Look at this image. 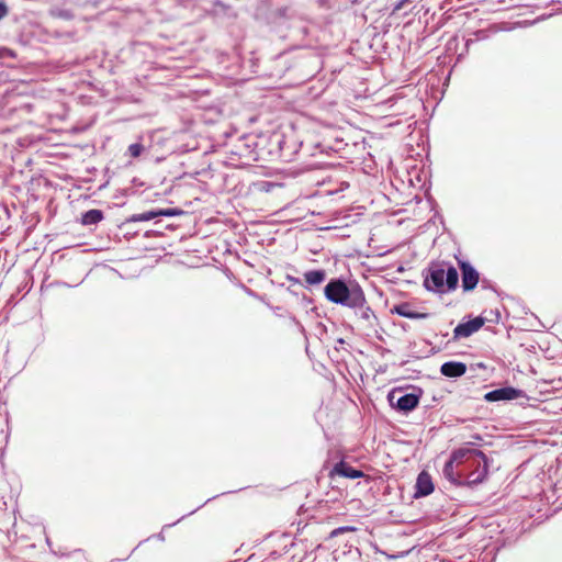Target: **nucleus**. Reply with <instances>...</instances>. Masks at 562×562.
<instances>
[{
    "instance_id": "f257e3e1",
    "label": "nucleus",
    "mask_w": 562,
    "mask_h": 562,
    "mask_svg": "<svg viewBox=\"0 0 562 562\" xmlns=\"http://www.w3.org/2000/svg\"><path fill=\"white\" fill-rule=\"evenodd\" d=\"M325 295L328 301L349 307H361L366 303V296L360 288L349 289L341 280L330 281L325 286Z\"/></svg>"
},
{
    "instance_id": "f03ea898",
    "label": "nucleus",
    "mask_w": 562,
    "mask_h": 562,
    "mask_svg": "<svg viewBox=\"0 0 562 562\" xmlns=\"http://www.w3.org/2000/svg\"><path fill=\"white\" fill-rule=\"evenodd\" d=\"M458 282L459 274L454 267H449L447 270L441 267H435L429 269L424 280V285L428 291L447 293L454 291Z\"/></svg>"
},
{
    "instance_id": "7ed1b4c3",
    "label": "nucleus",
    "mask_w": 562,
    "mask_h": 562,
    "mask_svg": "<svg viewBox=\"0 0 562 562\" xmlns=\"http://www.w3.org/2000/svg\"><path fill=\"white\" fill-rule=\"evenodd\" d=\"M464 486H473L485 481L488 474V462L486 454L481 450L470 449L464 459Z\"/></svg>"
},
{
    "instance_id": "20e7f679",
    "label": "nucleus",
    "mask_w": 562,
    "mask_h": 562,
    "mask_svg": "<svg viewBox=\"0 0 562 562\" xmlns=\"http://www.w3.org/2000/svg\"><path fill=\"white\" fill-rule=\"evenodd\" d=\"M469 452L470 449H457L451 453L450 460L445 464L443 474L456 486H464V469L454 471V467L459 468L463 464Z\"/></svg>"
},
{
    "instance_id": "39448f33",
    "label": "nucleus",
    "mask_w": 562,
    "mask_h": 562,
    "mask_svg": "<svg viewBox=\"0 0 562 562\" xmlns=\"http://www.w3.org/2000/svg\"><path fill=\"white\" fill-rule=\"evenodd\" d=\"M459 267L462 274V288L465 292L472 291L479 283L480 274L469 262L460 261Z\"/></svg>"
},
{
    "instance_id": "423d86ee",
    "label": "nucleus",
    "mask_w": 562,
    "mask_h": 562,
    "mask_svg": "<svg viewBox=\"0 0 562 562\" xmlns=\"http://www.w3.org/2000/svg\"><path fill=\"white\" fill-rule=\"evenodd\" d=\"M328 476L331 480H334L336 476L346 479H360L364 477L366 474L362 471L352 468L348 462L341 460L334 465V468L329 471Z\"/></svg>"
},
{
    "instance_id": "0eeeda50",
    "label": "nucleus",
    "mask_w": 562,
    "mask_h": 562,
    "mask_svg": "<svg viewBox=\"0 0 562 562\" xmlns=\"http://www.w3.org/2000/svg\"><path fill=\"white\" fill-rule=\"evenodd\" d=\"M484 325L483 317H475L467 323L459 324L453 330V337L458 338H467L472 334L476 333Z\"/></svg>"
},
{
    "instance_id": "6e6552de",
    "label": "nucleus",
    "mask_w": 562,
    "mask_h": 562,
    "mask_svg": "<svg viewBox=\"0 0 562 562\" xmlns=\"http://www.w3.org/2000/svg\"><path fill=\"white\" fill-rule=\"evenodd\" d=\"M182 213H183V211L180 209H160L157 211H148V212H144L140 214H134L131 217V221L132 222H147V221L154 220L159 216L171 217V216H179Z\"/></svg>"
},
{
    "instance_id": "1a4fd4ad",
    "label": "nucleus",
    "mask_w": 562,
    "mask_h": 562,
    "mask_svg": "<svg viewBox=\"0 0 562 562\" xmlns=\"http://www.w3.org/2000/svg\"><path fill=\"white\" fill-rule=\"evenodd\" d=\"M434 492V483L428 472L422 471L416 481L415 497L427 496Z\"/></svg>"
},
{
    "instance_id": "9d476101",
    "label": "nucleus",
    "mask_w": 562,
    "mask_h": 562,
    "mask_svg": "<svg viewBox=\"0 0 562 562\" xmlns=\"http://www.w3.org/2000/svg\"><path fill=\"white\" fill-rule=\"evenodd\" d=\"M519 391L514 387H503L491 391L485 394V400L488 402H496L502 400H515L518 397Z\"/></svg>"
},
{
    "instance_id": "9b49d317",
    "label": "nucleus",
    "mask_w": 562,
    "mask_h": 562,
    "mask_svg": "<svg viewBox=\"0 0 562 562\" xmlns=\"http://www.w3.org/2000/svg\"><path fill=\"white\" fill-rule=\"evenodd\" d=\"M440 372L448 378H459L467 372V366L463 362L449 361L441 366Z\"/></svg>"
},
{
    "instance_id": "f8f14e48",
    "label": "nucleus",
    "mask_w": 562,
    "mask_h": 562,
    "mask_svg": "<svg viewBox=\"0 0 562 562\" xmlns=\"http://www.w3.org/2000/svg\"><path fill=\"white\" fill-rule=\"evenodd\" d=\"M392 313H395L400 316L411 318V319L425 318L427 316L424 313L414 312L412 310V307L409 306V304H407V303L395 305L392 308Z\"/></svg>"
},
{
    "instance_id": "ddd939ff",
    "label": "nucleus",
    "mask_w": 562,
    "mask_h": 562,
    "mask_svg": "<svg viewBox=\"0 0 562 562\" xmlns=\"http://www.w3.org/2000/svg\"><path fill=\"white\" fill-rule=\"evenodd\" d=\"M418 405V397L414 394H405L397 400L398 409L409 412Z\"/></svg>"
},
{
    "instance_id": "4468645a",
    "label": "nucleus",
    "mask_w": 562,
    "mask_h": 562,
    "mask_svg": "<svg viewBox=\"0 0 562 562\" xmlns=\"http://www.w3.org/2000/svg\"><path fill=\"white\" fill-rule=\"evenodd\" d=\"M326 273L324 270H312L304 273V280L310 285L319 284L325 280Z\"/></svg>"
},
{
    "instance_id": "2eb2a0df",
    "label": "nucleus",
    "mask_w": 562,
    "mask_h": 562,
    "mask_svg": "<svg viewBox=\"0 0 562 562\" xmlns=\"http://www.w3.org/2000/svg\"><path fill=\"white\" fill-rule=\"evenodd\" d=\"M103 218V213L100 210H90L82 215V224L91 225L97 224Z\"/></svg>"
},
{
    "instance_id": "dca6fc26",
    "label": "nucleus",
    "mask_w": 562,
    "mask_h": 562,
    "mask_svg": "<svg viewBox=\"0 0 562 562\" xmlns=\"http://www.w3.org/2000/svg\"><path fill=\"white\" fill-rule=\"evenodd\" d=\"M143 149H144L143 145L138 144V143L132 144L128 146V153L134 158H137L138 156H140Z\"/></svg>"
},
{
    "instance_id": "f3484780",
    "label": "nucleus",
    "mask_w": 562,
    "mask_h": 562,
    "mask_svg": "<svg viewBox=\"0 0 562 562\" xmlns=\"http://www.w3.org/2000/svg\"><path fill=\"white\" fill-rule=\"evenodd\" d=\"M356 528L355 527H351V526H345V527H339V528H336L334 529L331 532H330V537H337L341 533H345V532H352L355 531Z\"/></svg>"
},
{
    "instance_id": "a211bd4d",
    "label": "nucleus",
    "mask_w": 562,
    "mask_h": 562,
    "mask_svg": "<svg viewBox=\"0 0 562 562\" xmlns=\"http://www.w3.org/2000/svg\"><path fill=\"white\" fill-rule=\"evenodd\" d=\"M8 14L7 5L0 1V20H2Z\"/></svg>"
},
{
    "instance_id": "6ab92c4d",
    "label": "nucleus",
    "mask_w": 562,
    "mask_h": 562,
    "mask_svg": "<svg viewBox=\"0 0 562 562\" xmlns=\"http://www.w3.org/2000/svg\"><path fill=\"white\" fill-rule=\"evenodd\" d=\"M71 557L74 559H79V558H82L83 557V553L81 551H75Z\"/></svg>"
},
{
    "instance_id": "aec40b11",
    "label": "nucleus",
    "mask_w": 562,
    "mask_h": 562,
    "mask_svg": "<svg viewBox=\"0 0 562 562\" xmlns=\"http://www.w3.org/2000/svg\"><path fill=\"white\" fill-rule=\"evenodd\" d=\"M402 5H403V3H402V2H401V3H398V4H396V7L394 8V10H395V11H396V10H400V9L402 8Z\"/></svg>"
},
{
    "instance_id": "412c9836",
    "label": "nucleus",
    "mask_w": 562,
    "mask_h": 562,
    "mask_svg": "<svg viewBox=\"0 0 562 562\" xmlns=\"http://www.w3.org/2000/svg\"><path fill=\"white\" fill-rule=\"evenodd\" d=\"M8 52V55L11 56V57H14V53L10 49H5Z\"/></svg>"
}]
</instances>
